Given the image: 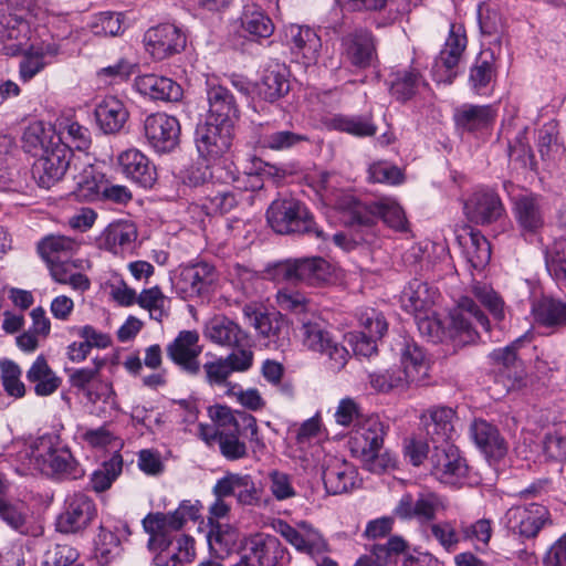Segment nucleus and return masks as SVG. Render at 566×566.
Returning a JSON list of instances; mask_svg holds the SVG:
<instances>
[{"instance_id":"nucleus-1","label":"nucleus","mask_w":566,"mask_h":566,"mask_svg":"<svg viewBox=\"0 0 566 566\" xmlns=\"http://www.w3.org/2000/svg\"><path fill=\"white\" fill-rule=\"evenodd\" d=\"M385 426L378 417L371 416L354 424L349 439V448L354 457L360 460L363 467L373 472L381 473L394 468L396 460L392 454L381 452Z\"/></svg>"},{"instance_id":"nucleus-2","label":"nucleus","mask_w":566,"mask_h":566,"mask_svg":"<svg viewBox=\"0 0 566 566\" xmlns=\"http://www.w3.org/2000/svg\"><path fill=\"white\" fill-rule=\"evenodd\" d=\"M38 144L41 154L38 153V186L51 188L65 175L70 165L71 150L63 137L55 134V126H44V120H38Z\"/></svg>"},{"instance_id":"nucleus-3","label":"nucleus","mask_w":566,"mask_h":566,"mask_svg":"<svg viewBox=\"0 0 566 566\" xmlns=\"http://www.w3.org/2000/svg\"><path fill=\"white\" fill-rule=\"evenodd\" d=\"M270 227L280 234H305L326 240V234L313 219L308 209L294 198L274 200L266 211Z\"/></svg>"},{"instance_id":"nucleus-4","label":"nucleus","mask_w":566,"mask_h":566,"mask_svg":"<svg viewBox=\"0 0 566 566\" xmlns=\"http://www.w3.org/2000/svg\"><path fill=\"white\" fill-rule=\"evenodd\" d=\"M38 470L55 480H77L85 474L56 432L38 437Z\"/></svg>"},{"instance_id":"nucleus-5","label":"nucleus","mask_w":566,"mask_h":566,"mask_svg":"<svg viewBox=\"0 0 566 566\" xmlns=\"http://www.w3.org/2000/svg\"><path fill=\"white\" fill-rule=\"evenodd\" d=\"M302 342L310 350L327 357L328 368L340 371L349 359V352L339 344L326 328V323L318 316L304 317L301 326Z\"/></svg>"},{"instance_id":"nucleus-6","label":"nucleus","mask_w":566,"mask_h":566,"mask_svg":"<svg viewBox=\"0 0 566 566\" xmlns=\"http://www.w3.org/2000/svg\"><path fill=\"white\" fill-rule=\"evenodd\" d=\"M346 213V222L352 226H371L380 218L386 224L397 231L407 230L405 211L390 198H381L366 203L349 198Z\"/></svg>"},{"instance_id":"nucleus-7","label":"nucleus","mask_w":566,"mask_h":566,"mask_svg":"<svg viewBox=\"0 0 566 566\" xmlns=\"http://www.w3.org/2000/svg\"><path fill=\"white\" fill-rule=\"evenodd\" d=\"M428 460L431 475L440 483L451 488H462L473 483L467 460L454 444L436 446Z\"/></svg>"},{"instance_id":"nucleus-8","label":"nucleus","mask_w":566,"mask_h":566,"mask_svg":"<svg viewBox=\"0 0 566 566\" xmlns=\"http://www.w3.org/2000/svg\"><path fill=\"white\" fill-rule=\"evenodd\" d=\"M268 273L276 281L318 284L331 275L329 263L321 256L289 259L275 263Z\"/></svg>"},{"instance_id":"nucleus-9","label":"nucleus","mask_w":566,"mask_h":566,"mask_svg":"<svg viewBox=\"0 0 566 566\" xmlns=\"http://www.w3.org/2000/svg\"><path fill=\"white\" fill-rule=\"evenodd\" d=\"M443 496L436 492H419L416 497L405 493L399 499L392 513L402 521L416 520L423 528L433 523L440 513L447 510Z\"/></svg>"},{"instance_id":"nucleus-10","label":"nucleus","mask_w":566,"mask_h":566,"mask_svg":"<svg viewBox=\"0 0 566 566\" xmlns=\"http://www.w3.org/2000/svg\"><path fill=\"white\" fill-rule=\"evenodd\" d=\"M476 326L490 329V322L484 312L471 296H461L457 306L450 312V336L460 343H473L478 338Z\"/></svg>"},{"instance_id":"nucleus-11","label":"nucleus","mask_w":566,"mask_h":566,"mask_svg":"<svg viewBox=\"0 0 566 566\" xmlns=\"http://www.w3.org/2000/svg\"><path fill=\"white\" fill-rule=\"evenodd\" d=\"M218 280L214 266L208 262L182 265L174 283L177 294L185 301L207 298Z\"/></svg>"},{"instance_id":"nucleus-12","label":"nucleus","mask_w":566,"mask_h":566,"mask_svg":"<svg viewBox=\"0 0 566 566\" xmlns=\"http://www.w3.org/2000/svg\"><path fill=\"white\" fill-rule=\"evenodd\" d=\"M143 134L154 151L168 154L179 145L180 124L175 116L163 112L153 113L143 122Z\"/></svg>"},{"instance_id":"nucleus-13","label":"nucleus","mask_w":566,"mask_h":566,"mask_svg":"<svg viewBox=\"0 0 566 566\" xmlns=\"http://www.w3.org/2000/svg\"><path fill=\"white\" fill-rule=\"evenodd\" d=\"M273 530L280 534L297 552L316 559L328 552V544L318 530L310 523L302 521L296 526L290 525L284 520H275Z\"/></svg>"},{"instance_id":"nucleus-14","label":"nucleus","mask_w":566,"mask_h":566,"mask_svg":"<svg viewBox=\"0 0 566 566\" xmlns=\"http://www.w3.org/2000/svg\"><path fill=\"white\" fill-rule=\"evenodd\" d=\"M243 559L248 566H285L290 562L287 548L273 535L253 534L245 542Z\"/></svg>"},{"instance_id":"nucleus-15","label":"nucleus","mask_w":566,"mask_h":566,"mask_svg":"<svg viewBox=\"0 0 566 566\" xmlns=\"http://www.w3.org/2000/svg\"><path fill=\"white\" fill-rule=\"evenodd\" d=\"M97 514L94 500L82 492L67 495L64 511L56 518V530L64 534L77 533L93 522Z\"/></svg>"},{"instance_id":"nucleus-16","label":"nucleus","mask_w":566,"mask_h":566,"mask_svg":"<svg viewBox=\"0 0 566 566\" xmlns=\"http://www.w3.org/2000/svg\"><path fill=\"white\" fill-rule=\"evenodd\" d=\"M242 312L248 324L264 339L266 347L281 349L289 343L290 328L281 316L263 313L251 304L245 305Z\"/></svg>"},{"instance_id":"nucleus-17","label":"nucleus","mask_w":566,"mask_h":566,"mask_svg":"<svg viewBox=\"0 0 566 566\" xmlns=\"http://www.w3.org/2000/svg\"><path fill=\"white\" fill-rule=\"evenodd\" d=\"M525 337L517 338L504 348L494 349L490 355L495 365V385H502L504 392L515 390L523 384L525 371L517 358L516 348Z\"/></svg>"},{"instance_id":"nucleus-18","label":"nucleus","mask_w":566,"mask_h":566,"mask_svg":"<svg viewBox=\"0 0 566 566\" xmlns=\"http://www.w3.org/2000/svg\"><path fill=\"white\" fill-rule=\"evenodd\" d=\"M547 523H549V512L537 503L527 506H513L504 515L506 528L524 538L537 536Z\"/></svg>"},{"instance_id":"nucleus-19","label":"nucleus","mask_w":566,"mask_h":566,"mask_svg":"<svg viewBox=\"0 0 566 566\" xmlns=\"http://www.w3.org/2000/svg\"><path fill=\"white\" fill-rule=\"evenodd\" d=\"M144 42L154 59L165 60L185 49L186 35L175 24L164 23L147 30Z\"/></svg>"},{"instance_id":"nucleus-20","label":"nucleus","mask_w":566,"mask_h":566,"mask_svg":"<svg viewBox=\"0 0 566 566\" xmlns=\"http://www.w3.org/2000/svg\"><path fill=\"white\" fill-rule=\"evenodd\" d=\"M206 87L209 105L207 119L219 123L220 126L234 128L240 117V109L233 94L227 87L210 80H207Z\"/></svg>"},{"instance_id":"nucleus-21","label":"nucleus","mask_w":566,"mask_h":566,"mask_svg":"<svg viewBox=\"0 0 566 566\" xmlns=\"http://www.w3.org/2000/svg\"><path fill=\"white\" fill-rule=\"evenodd\" d=\"M465 46L467 36L463 28L451 24L449 36L432 67L433 76L438 82H452L455 76L453 70L458 65Z\"/></svg>"},{"instance_id":"nucleus-22","label":"nucleus","mask_w":566,"mask_h":566,"mask_svg":"<svg viewBox=\"0 0 566 566\" xmlns=\"http://www.w3.org/2000/svg\"><path fill=\"white\" fill-rule=\"evenodd\" d=\"M232 136L233 127L206 119L196 129V146L201 157L216 159L230 148Z\"/></svg>"},{"instance_id":"nucleus-23","label":"nucleus","mask_w":566,"mask_h":566,"mask_svg":"<svg viewBox=\"0 0 566 566\" xmlns=\"http://www.w3.org/2000/svg\"><path fill=\"white\" fill-rule=\"evenodd\" d=\"M467 218L476 224H490L497 221L505 212L500 196L490 189L474 191L464 202Z\"/></svg>"},{"instance_id":"nucleus-24","label":"nucleus","mask_w":566,"mask_h":566,"mask_svg":"<svg viewBox=\"0 0 566 566\" xmlns=\"http://www.w3.org/2000/svg\"><path fill=\"white\" fill-rule=\"evenodd\" d=\"M119 171L135 185L149 189L157 180V170L150 159L139 149L130 148L117 157Z\"/></svg>"},{"instance_id":"nucleus-25","label":"nucleus","mask_w":566,"mask_h":566,"mask_svg":"<svg viewBox=\"0 0 566 566\" xmlns=\"http://www.w3.org/2000/svg\"><path fill=\"white\" fill-rule=\"evenodd\" d=\"M212 493L235 496L239 504L249 506L259 504L261 500V491L250 474L227 472L216 482Z\"/></svg>"},{"instance_id":"nucleus-26","label":"nucleus","mask_w":566,"mask_h":566,"mask_svg":"<svg viewBox=\"0 0 566 566\" xmlns=\"http://www.w3.org/2000/svg\"><path fill=\"white\" fill-rule=\"evenodd\" d=\"M198 342L199 334L196 331H181L167 346L168 357L190 375H197L200 371L198 356L201 353V346Z\"/></svg>"},{"instance_id":"nucleus-27","label":"nucleus","mask_w":566,"mask_h":566,"mask_svg":"<svg viewBox=\"0 0 566 566\" xmlns=\"http://www.w3.org/2000/svg\"><path fill=\"white\" fill-rule=\"evenodd\" d=\"M343 55L353 66L366 69L376 59V44L373 34L365 29H357L342 40Z\"/></svg>"},{"instance_id":"nucleus-28","label":"nucleus","mask_w":566,"mask_h":566,"mask_svg":"<svg viewBox=\"0 0 566 566\" xmlns=\"http://www.w3.org/2000/svg\"><path fill=\"white\" fill-rule=\"evenodd\" d=\"M239 34L245 41L260 43L274 33V23L261 6L250 2L243 6L239 18Z\"/></svg>"},{"instance_id":"nucleus-29","label":"nucleus","mask_w":566,"mask_h":566,"mask_svg":"<svg viewBox=\"0 0 566 566\" xmlns=\"http://www.w3.org/2000/svg\"><path fill=\"white\" fill-rule=\"evenodd\" d=\"M513 213L518 227L525 233H536L544 226V211L538 195L525 192L514 197Z\"/></svg>"},{"instance_id":"nucleus-30","label":"nucleus","mask_w":566,"mask_h":566,"mask_svg":"<svg viewBox=\"0 0 566 566\" xmlns=\"http://www.w3.org/2000/svg\"><path fill=\"white\" fill-rule=\"evenodd\" d=\"M457 241L470 266L483 270L491 260V245L488 239L471 227H463L457 232Z\"/></svg>"},{"instance_id":"nucleus-31","label":"nucleus","mask_w":566,"mask_h":566,"mask_svg":"<svg viewBox=\"0 0 566 566\" xmlns=\"http://www.w3.org/2000/svg\"><path fill=\"white\" fill-rule=\"evenodd\" d=\"M287 43L292 53L303 59L306 65L315 64L319 56L322 41L310 27L291 24L285 30Z\"/></svg>"},{"instance_id":"nucleus-32","label":"nucleus","mask_w":566,"mask_h":566,"mask_svg":"<svg viewBox=\"0 0 566 566\" xmlns=\"http://www.w3.org/2000/svg\"><path fill=\"white\" fill-rule=\"evenodd\" d=\"M206 338L214 344L229 347L249 345L248 334L232 319L223 315L210 318L203 328Z\"/></svg>"},{"instance_id":"nucleus-33","label":"nucleus","mask_w":566,"mask_h":566,"mask_svg":"<svg viewBox=\"0 0 566 566\" xmlns=\"http://www.w3.org/2000/svg\"><path fill=\"white\" fill-rule=\"evenodd\" d=\"M454 418L455 412L449 407H431L421 413L420 423L433 442L450 443L454 432Z\"/></svg>"},{"instance_id":"nucleus-34","label":"nucleus","mask_w":566,"mask_h":566,"mask_svg":"<svg viewBox=\"0 0 566 566\" xmlns=\"http://www.w3.org/2000/svg\"><path fill=\"white\" fill-rule=\"evenodd\" d=\"M134 86L140 95L153 101L178 102L182 97V88L177 82L157 74L137 76Z\"/></svg>"},{"instance_id":"nucleus-35","label":"nucleus","mask_w":566,"mask_h":566,"mask_svg":"<svg viewBox=\"0 0 566 566\" xmlns=\"http://www.w3.org/2000/svg\"><path fill=\"white\" fill-rule=\"evenodd\" d=\"M496 118L493 105L462 104L454 109L455 126L462 132L476 133L490 128Z\"/></svg>"},{"instance_id":"nucleus-36","label":"nucleus","mask_w":566,"mask_h":566,"mask_svg":"<svg viewBox=\"0 0 566 566\" xmlns=\"http://www.w3.org/2000/svg\"><path fill=\"white\" fill-rule=\"evenodd\" d=\"M137 239V229L129 221L109 223L97 237V247L113 254H119L132 248Z\"/></svg>"},{"instance_id":"nucleus-37","label":"nucleus","mask_w":566,"mask_h":566,"mask_svg":"<svg viewBox=\"0 0 566 566\" xmlns=\"http://www.w3.org/2000/svg\"><path fill=\"white\" fill-rule=\"evenodd\" d=\"M211 418L217 423V429H224L227 431H240L241 426L250 430V440L255 442L256 446L264 447L259 438L256 419L247 412H233L226 406H217L211 413Z\"/></svg>"},{"instance_id":"nucleus-38","label":"nucleus","mask_w":566,"mask_h":566,"mask_svg":"<svg viewBox=\"0 0 566 566\" xmlns=\"http://www.w3.org/2000/svg\"><path fill=\"white\" fill-rule=\"evenodd\" d=\"M439 293L427 282L415 279L401 293L400 302L403 310L411 314L427 312L436 302Z\"/></svg>"},{"instance_id":"nucleus-39","label":"nucleus","mask_w":566,"mask_h":566,"mask_svg":"<svg viewBox=\"0 0 566 566\" xmlns=\"http://www.w3.org/2000/svg\"><path fill=\"white\" fill-rule=\"evenodd\" d=\"M323 482L331 494L346 493L356 486L357 471L346 461L333 460L323 471Z\"/></svg>"},{"instance_id":"nucleus-40","label":"nucleus","mask_w":566,"mask_h":566,"mask_svg":"<svg viewBox=\"0 0 566 566\" xmlns=\"http://www.w3.org/2000/svg\"><path fill=\"white\" fill-rule=\"evenodd\" d=\"M49 118H42L44 126L49 127L51 124L55 126V134L63 137V143L67 144V148H75L77 150H86L91 146V133L87 127L80 125L77 122L71 120L66 117H56L54 123L52 117H55V112L51 115V111H48Z\"/></svg>"},{"instance_id":"nucleus-41","label":"nucleus","mask_w":566,"mask_h":566,"mask_svg":"<svg viewBox=\"0 0 566 566\" xmlns=\"http://www.w3.org/2000/svg\"><path fill=\"white\" fill-rule=\"evenodd\" d=\"M387 83L391 96L399 102H406L417 94L424 81L417 69L401 67L389 73Z\"/></svg>"},{"instance_id":"nucleus-42","label":"nucleus","mask_w":566,"mask_h":566,"mask_svg":"<svg viewBox=\"0 0 566 566\" xmlns=\"http://www.w3.org/2000/svg\"><path fill=\"white\" fill-rule=\"evenodd\" d=\"M95 117L105 134H115L124 127L128 119V112L122 101L108 96L97 105Z\"/></svg>"},{"instance_id":"nucleus-43","label":"nucleus","mask_w":566,"mask_h":566,"mask_svg":"<svg viewBox=\"0 0 566 566\" xmlns=\"http://www.w3.org/2000/svg\"><path fill=\"white\" fill-rule=\"evenodd\" d=\"M470 432L475 444L485 455L501 458L505 454L506 446L504 439L495 426L479 419L473 421Z\"/></svg>"},{"instance_id":"nucleus-44","label":"nucleus","mask_w":566,"mask_h":566,"mask_svg":"<svg viewBox=\"0 0 566 566\" xmlns=\"http://www.w3.org/2000/svg\"><path fill=\"white\" fill-rule=\"evenodd\" d=\"M290 91L287 69L280 63L270 64L263 72L261 83L258 86L259 95L268 101L274 102L283 97Z\"/></svg>"},{"instance_id":"nucleus-45","label":"nucleus","mask_w":566,"mask_h":566,"mask_svg":"<svg viewBox=\"0 0 566 566\" xmlns=\"http://www.w3.org/2000/svg\"><path fill=\"white\" fill-rule=\"evenodd\" d=\"M370 388L378 394L403 392L411 382L400 367L370 371L367 375Z\"/></svg>"},{"instance_id":"nucleus-46","label":"nucleus","mask_w":566,"mask_h":566,"mask_svg":"<svg viewBox=\"0 0 566 566\" xmlns=\"http://www.w3.org/2000/svg\"><path fill=\"white\" fill-rule=\"evenodd\" d=\"M242 200V193L237 187L213 188L201 200V207L207 216L230 212Z\"/></svg>"},{"instance_id":"nucleus-47","label":"nucleus","mask_w":566,"mask_h":566,"mask_svg":"<svg viewBox=\"0 0 566 566\" xmlns=\"http://www.w3.org/2000/svg\"><path fill=\"white\" fill-rule=\"evenodd\" d=\"M211 555L223 559L235 551L239 542V532L229 524L216 522L207 536Z\"/></svg>"},{"instance_id":"nucleus-48","label":"nucleus","mask_w":566,"mask_h":566,"mask_svg":"<svg viewBox=\"0 0 566 566\" xmlns=\"http://www.w3.org/2000/svg\"><path fill=\"white\" fill-rule=\"evenodd\" d=\"M411 385L422 384L428 377V361L421 347L416 343L406 342L401 352V365Z\"/></svg>"},{"instance_id":"nucleus-49","label":"nucleus","mask_w":566,"mask_h":566,"mask_svg":"<svg viewBox=\"0 0 566 566\" xmlns=\"http://www.w3.org/2000/svg\"><path fill=\"white\" fill-rule=\"evenodd\" d=\"M63 23L61 18L53 17V27L56 29L54 33L51 32L46 23L41 27V30L38 27V40H40L38 42V72L51 64L57 56L60 49L56 40L64 35V32L59 30Z\"/></svg>"},{"instance_id":"nucleus-50","label":"nucleus","mask_w":566,"mask_h":566,"mask_svg":"<svg viewBox=\"0 0 566 566\" xmlns=\"http://www.w3.org/2000/svg\"><path fill=\"white\" fill-rule=\"evenodd\" d=\"M308 142L310 138L305 134L290 129H275L261 134L258 145L272 151H289Z\"/></svg>"},{"instance_id":"nucleus-51","label":"nucleus","mask_w":566,"mask_h":566,"mask_svg":"<svg viewBox=\"0 0 566 566\" xmlns=\"http://www.w3.org/2000/svg\"><path fill=\"white\" fill-rule=\"evenodd\" d=\"M532 313L537 323L548 327L566 325V303L553 297H543L535 302Z\"/></svg>"},{"instance_id":"nucleus-52","label":"nucleus","mask_w":566,"mask_h":566,"mask_svg":"<svg viewBox=\"0 0 566 566\" xmlns=\"http://www.w3.org/2000/svg\"><path fill=\"white\" fill-rule=\"evenodd\" d=\"M52 279L60 284H67L75 291L84 292L90 289V280L86 275L76 272L75 265L69 261L50 259L46 263Z\"/></svg>"},{"instance_id":"nucleus-53","label":"nucleus","mask_w":566,"mask_h":566,"mask_svg":"<svg viewBox=\"0 0 566 566\" xmlns=\"http://www.w3.org/2000/svg\"><path fill=\"white\" fill-rule=\"evenodd\" d=\"M137 304L149 313V317L163 322L170 315L171 300L166 296L159 286L143 290Z\"/></svg>"},{"instance_id":"nucleus-54","label":"nucleus","mask_w":566,"mask_h":566,"mask_svg":"<svg viewBox=\"0 0 566 566\" xmlns=\"http://www.w3.org/2000/svg\"><path fill=\"white\" fill-rule=\"evenodd\" d=\"M331 126L356 137H370L377 132L370 115H336L331 119Z\"/></svg>"},{"instance_id":"nucleus-55","label":"nucleus","mask_w":566,"mask_h":566,"mask_svg":"<svg viewBox=\"0 0 566 566\" xmlns=\"http://www.w3.org/2000/svg\"><path fill=\"white\" fill-rule=\"evenodd\" d=\"M495 80V69L491 60L479 56L470 69L469 85L474 94L490 95Z\"/></svg>"},{"instance_id":"nucleus-56","label":"nucleus","mask_w":566,"mask_h":566,"mask_svg":"<svg viewBox=\"0 0 566 566\" xmlns=\"http://www.w3.org/2000/svg\"><path fill=\"white\" fill-rule=\"evenodd\" d=\"M423 532L447 553H454L462 541L461 532L457 530L454 522L448 520L430 523Z\"/></svg>"},{"instance_id":"nucleus-57","label":"nucleus","mask_w":566,"mask_h":566,"mask_svg":"<svg viewBox=\"0 0 566 566\" xmlns=\"http://www.w3.org/2000/svg\"><path fill=\"white\" fill-rule=\"evenodd\" d=\"M123 471V457L118 452L104 461L101 468L91 474L90 484L93 491L101 493L108 490Z\"/></svg>"},{"instance_id":"nucleus-58","label":"nucleus","mask_w":566,"mask_h":566,"mask_svg":"<svg viewBox=\"0 0 566 566\" xmlns=\"http://www.w3.org/2000/svg\"><path fill=\"white\" fill-rule=\"evenodd\" d=\"M545 261L551 275L566 286V238L556 239L546 249Z\"/></svg>"},{"instance_id":"nucleus-59","label":"nucleus","mask_w":566,"mask_h":566,"mask_svg":"<svg viewBox=\"0 0 566 566\" xmlns=\"http://www.w3.org/2000/svg\"><path fill=\"white\" fill-rule=\"evenodd\" d=\"M471 294L489 311L494 319L504 318V301L494 291V289L485 283L474 282L471 285Z\"/></svg>"},{"instance_id":"nucleus-60","label":"nucleus","mask_w":566,"mask_h":566,"mask_svg":"<svg viewBox=\"0 0 566 566\" xmlns=\"http://www.w3.org/2000/svg\"><path fill=\"white\" fill-rule=\"evenodd\" d=\"M75 247V241L69 237L48 235L38 244V251L45 263H49L50 259L60 260V255H69Z\"/></svg>"},{"instance_id":"nucleus-61","label":"nucleus","mask_w":566,"mask_h":566,"mask_svg":"<svg viewBox=\"0 0 566 566\" xmlns=\"http://www.w3.org/2000/svg\"><path fill=\"white\" fill-rule=\"evenodd\" d=\"M94 544V555L98 565L107 566L117 555L119 538L112 531L101 526Z\"/></svg>"},{"instance_id":"nucleus-62","label":"nucleus","mask_w":566,"mask_h":566,"mask_svg":"<svg viewBox=\"0 0 566 566\" xmlns=\"http://www.w3.org/2000/svg\"><path fill=\"white\" fill-rule=\"evenodd\" d=\"M240 431L223 430L219 437V450L228 461H237L248 457V447L239 438Z\"/></svg>"},{"instance_id":"nucleus-63","label":"nucleus","mask_w":566,"mask_h":566,"mask_svg":"<svg viewBox=\"0 0 566 566\" xmlns=\"http://www.w3.org/2000/svg\"><path fill=\"white\" fill-rule=\"evenodd\" d=\"M1 379L4 390L8 395L21 398L25 394L23 382L20 380L21 369L12 360L4 359L0 361Z\"/></svg>"},{"instance_id":"nucleus-64","label":"nucleus","mask_w":566,"mask_h":566,"mask_svg":"<svg viewBox=\"0 0 566 566\" xmlns=\"http://www.w3.org/2000/svg\"><path fill=\"white\" fill-rule=\"evenodd\" d=\"M91 30L98 36H116L123 30L122 14L102 12L91 23Z\"/></svg>"}]
</instances>
